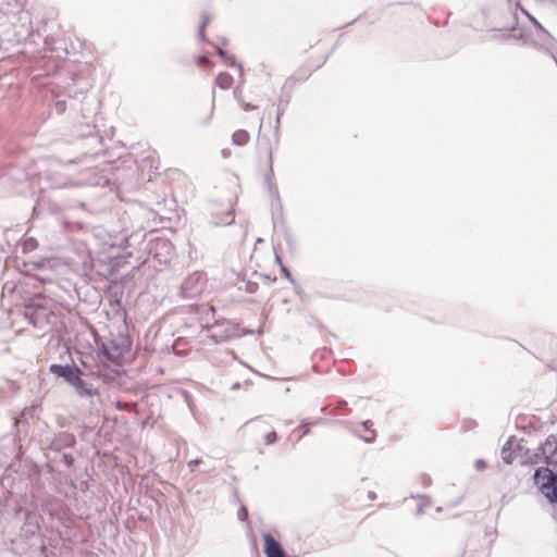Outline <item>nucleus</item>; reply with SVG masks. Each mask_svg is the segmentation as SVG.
Returning <instances> with one entry per match:
<instances>
[{
	"label": "nucleus",
	"mask_w": 557,
	"mask_h": 557,
	"mask_svg": "<svg viewBox=\"0 0 557 557\" xmlns=\"http://www.w3.org/2000/svg\"><path fill=\"white\" fill-rule=\"evenodd\" d=\"M50 372L57 376L63 377L67 383L73 385L75 388L83 391L85 389V382L81 379V371L77 368L70 366L52 364Z\"/></svg>",
	"instance_id": "nucleus-1"
},
{
	"label": "nucleus",
	"mask_w": 557,
	"mask_h": 557,
	"mask_svg": "<svg viewBox=\"0 0 557 557\" xmlns=\"http://www.w3.org/2000/svg\"><path fill=\"white\" fill-rule=\"evenodd\" d=\"M216 225H228L234 221V208L231 202L218 203L212 212Z\"/></svg>",
	"instance_id": "nucleus-2"
},
{
	"label": "nucleus",
	"mask_w": 557,
	"mask_h": 557,
	"mask_svg": "<svg viewBox=\"0 0 557 557\" xmlns=\"http://www.w3.org/2000/svg\"><path fill=\"white\" fill-rule=\"evenodd\" d=\"M263 541L267 557H286L281 544L271 534H264Z\"/></svg>",
	"instance_id": "nucleus-3"
},
{
	"label": "nucleus",
	"mask_w": 557,
	"mask_h": 557,
	"mask_svg": "<svg viewBox=\"0 0 557 557\" xmlns=\"http://www.w3.org/2000/svg\"><path fill=\"white\" fill-rule=\"evenodd\" d=\"M542 455L548 463L557 465V438L549 436L541 447Z\"/></svg>",
	"instance_id": "nucleus-4"
},
{
	"label": "nucleus",
	"mask_w": 557,
	"mask_h": 557,
	"mask_svg": "<svg viewBox=\"0 0 557 557\" xmlns=\"http://www.w3.org/2000/svg\"><path fill=\"white\" fill-rule=\"evenodd\" d=\"M234 78L226 72L219 73L215 77V84L221 89H230L233 86Z\"/></svg>",
	"instance_id": "nucleus-5"
},
{
	"label": "nucleus",
	"mask_w": 557,
	"mask_h": 557,
	"mask_svg": "<svg viewBox=\"0 0 557 557\" xmlns=\"http://www.w3.org/2000/svg\"><path fill=\"white\" fill-rule=\"evenodd\" d=\"M250 139L249 133L245 129L234 132L232 136L233 144L237 146H245Z\"/></svg>",
	"instance_id": "nucleus-6"
},
{
	"label": "nucleus",
	"mask_w": 557,
	"mask_h": 557,
	"mask_svg": "<svg viewBox=\"0 0 557 557\" xmlns=\"http://www.w3.org/2000/svg\"><path fill=\"white\" fill-rule=\"evenodd\" d=\"M363 428H364V433L361 434V437L366 441V442H372L374 441L375 436H376V433L374 430H370L368 428V423H363Z\"/></svg>",
	"instance_id": "nucleus-7"
},
{
	"label": "nucleus",
	"mask_w": 557,
	"mask_h": 557,
	"mask_svg": "<svg viewBox=\"0 0 557 557\" xmlns=\"http://www.w3.org/2000/svg\"><path fill=\"white\" fill-rule=\"evenodd\" d=\"M547 494H544L545 497L549 499L550 503H557V490L555 491V485H547Z\"/></svg>",
	"instance_id": "nucleus-8"
},
{
	"label": "nucleus",
	"mask_w": 557,
	"mask_h": 557,
	"mask_svg": "<svg viewBox=\"0 0 557 557\" xmlns=\"http://www.w3.org/2000/svg\"><path fill=\"white\" fill-rule=\"evenodd\" d=\"M210 23V17L205 15L202 17V21H201V24L199 26V37L203 40L206 38V35H205V29L207 27V25Z\"/></svg>",
	"instance_id": "nucleus-9"
},
{
	"label": "nucleus",
	"mask_w": 557,
	"mask_h": 557,
	"mask_svg": "<svg viewBox=\"0 0 557 557\" xmlns=\"http://www.w3.org/2000/svg\"><path fill=\"white\" fill-rule=\"evenodd\" d=\"M418 480L423 486H430L432 484V479L426 473L419 474Z\"/></svg>",
	"instance_id": "nucleus-10"
},
{
	"label": "nucleus",
	"mask_w": 557,
	"mask_h": 557,
	"mask_svg": "<svg viewBox=\"0 0 557 557\" xmlns=\"http://www.w3.org/2000/svg\"><path fill=\"white\" fill-rule=\"evenodd\" d=\"M277 440V435L275 432H269L264 436V441L268 445L273 444Z\"/></svg>",
	"instance_id": "nucleus-11"
},
{
	"label": "nucleus",
	"mask_w": 557,
	"mask_h": 557,
	"mask_svg": "<svg viewBox=\"0 0 557 557\" xmlns=\"http://www.w3.org/2000/svg\"><path fill=\"white\" fill-rule=\"evenodd\" d=\"M198 64L199 65H209L210 64V60L207 57H200L198 59Z\"/></svg>",
	"instance_id": "nucleus-12"
},
{
	"label": "nucleus",
	"mask_w": 557,
	"mask_h": 557,
	"mask_svg": "<svg viewBox=\"0 0 557 557\" xmlns=\"http://www.w3.org/2000/svg\"><path fill=\"white\" fill-rule=\"evenodd\" d=\"M200 461H201L200 459L190 460L188 462V467L190 468V470H194L195 467L200 463Z\"/></svg>",
	"instance_id": "nucleus-13"
},
{
	"label": "nucleus",
	"mask_w": 557,
	"mask_h": 557,
	"mask_svg": "<svg viewBox=\"0 0 557 557\" xmlns=\"http://www.w3.org/2000/svg\"><path fill=\"white\" fill-rule=\"evenodd\" d=\"M116 407H117L119 409H122V410H128V409L131 408V405H129V404H123V405H122L121 403H117V404H116Z\"/></svg>",
	"instance_id": "nucleus-14"
},
{
	"label": "nucleus",
	"mask_w": 557,
	"mask_h": 557,
	"mask_svg": "<svg viewBox=\"0 0 557 557\" xmlns=\"http://www.w3.org/2000/svg\"><path fill=\"white\" fill-rule=\"evenodd\" d=\"M242 107H243V109H244L245 111H249V110H253V109H256V107H253V106H251V104H249V103H244Z\"/></svg>",
	"instance_id": "nucleus-15"
},
{
	"label": "nucleus",
	"mask_w": 557,
	"mask_h": 557,
	"mask_svg": "<svg viewBox=\"0 0 557 557\" xmlns=\"http://www.w3.org/2000/svg\"><path fill=\"white\" fill-rule=\"evenodd\" d=\"M239 516L242 519H246L247 517V509L245 507H243L239 511Z\"/></svg>",
	"instance_id": "nucleus-16"
},
{
	"label": "nucleus",
	"mask_w": 557,
	"mask_h": 557,
	"mask_svg": "<svg viewBox=\"0 0 557 557\" xmlns=\"http://www.w3.org/2000/svg\"><path fill=\"white\" fill-rule=\"evenodd\" d=\"M218 52H219V54H220V55H223V54H224V52H223V50H222V49H219V50H218Z\"/></svg>",
	"instance_id": "nucleus-17"
}]
</instances>
